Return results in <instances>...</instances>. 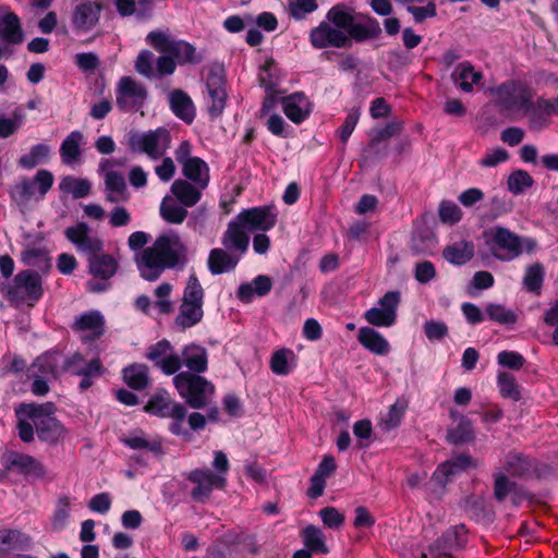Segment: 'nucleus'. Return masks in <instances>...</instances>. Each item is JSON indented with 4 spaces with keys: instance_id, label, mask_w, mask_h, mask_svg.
Wrapping results in <instances>:
<instances>
[{
    "instance_id": "f257e3e1",
    "label": "nucleus",
    "mask_w": 558,
    "mask_h": 558,
    "mask_svg": "<svg viewBox=\"0 0 558 558\" xmlns=\"http://www.w3.org/2000/svg\"><path fill=\"white\" fill-rule=\"evenodd\" d=\"M310 32L314 49L351 48L353 43H365L380 37L383 29L377 19L367 13L355 14L354 8L341 2L331 7Z\"/></svg>"
},
{
    "instance_id": "f03ea898",
    "label": "nucleus",
    "mask_w": 558,
    "mask_h": 558,
    "mask_svg": "<svg viewBox=\"0 0 558 558\" xmlns=\"http://www.w3.org/2000/svg\"><path fill=\"white\" fill-rule=\"evenodd\" d=\"M144 411L157 417L171 418L168 426L169 432L172 435L190 439L191 433L184 427L187 414L186 407L183 403L172 400L166 389H157L148 399Z\"/></svg>"
},
{
    "instance_id": "7ed1b4c3",
    "label": "nucleus",
    "mask_w": 558,
    "mask_h": 558,
    "mask_svg": "<svg viewBox=\"0 0 558 558\" xmlns=\"http://www.w3.org/2000/svg\"><path fill=\"white\" fill-rule=\"evenodd\" d=\"M173 385L181 398L192 409H204L215 393V386L211 381L190 372L178 373L173 377Z\"/></svg>"
},
{
    "instance_id": "20e7f679",
    "label": "nucleus",
    "mask_w": 558,
    "mask_h": 558,
    "mask_svg": "<svg viewBox=\"0 0 558 558\" xmlns=\"http://www.w3.org/2000/svg\"><path fill=\"white\" fill-rule=\"evenodd\" d=\"M2 291L12 303L26 302L28 305L34 306L44 296L43 278L34 269L21 270Z\"/></svg>"
},
{
    "instance_id": "39448f33",
    "label": "nucleus",
    "mask_w": 558,
    "mask_h": 558,
    "mask_svg": "<svg viewBox=\"0 0 558 558\" xmlns=\"http://www.w3.org/2000/svg\"><path fill=\"white\" fill-rule=\"evenodd\" d=\"M494 93L497 95V106L505 111H518L522 114L534 99L531 86L519 80H508L498 85Z\"/></svg>"
},
{
    "instance_id": "423d86ee",
    "label": "nucleus",
    "mask_w": 558,
    "mask_h": 558,
    "mask_svg": "<svg viewBox=\"0 0 558 558\" xmlns=\"http://www.w3.org/2000/svg\"><path fill=\"white\" fill-rule=\"evenodd\" d=\"M146 41L158 52L172 56L181 65L196 64L202 61V58L196 56V49L193 45L184 40L172 39L162 32H150Z\"/></svg>"
},
{
    "instance_id": "0eeeda50",
    "label": "nucleus",
    "mask_w": 558,
    "mask_h": 558,
    "mask_svg": "<svg viewBox=\"0 0 558 558\" xmlns=\"http://www.w3.org/2000/svg\"><path fill=\"white\" fill-rule=\"evenodd\" d=\"M148 97L146 86L131 76H122L116 88V104L123 112H137Z\"/></svg>"
},
{
    "instance_id": "6e6552de",
    "label": "nucleus",
    "mask_w": 558,
    "mask_h": 558,
    "mask_svg": "<svg viewBox=\"0 0 558 558\" xmlns=\"http://www.w3.org/2000/svg\"><path fill=\"white\" fill-rule=\"evenodd\" d=\"M490 253L500 260H511L522 254L520 236L508 228L496 226L486 240Z\"/></svg>"
},
{
    "instance_id": "1a4fd4ad",
    "label": "nucleus",
    "mask_w": 558,
    "mask_h": 558,
    "mask_svg": "<svg viewBox=\"0 0 558 558\" xmlns=\"http://www.w3.org/2000/svg\"><path fill=\"white\" fill-rule=\"evenodd\" d=\"M206 88L209 96L207 112L211 120H216L222 116L228 99L227 78L222 68L209 70L206 77Z\"/></svg>"
},
{
    "instance_id": "9d476101",
    "label": "nucleus",
    "mask_w": 558,
    "mask_h": 558,
    "mask_svg": "<svg viewBox=\"0 0 558 558\" xmlns=\"http://www.w3.org/2000/svg\"><path fill=\"white\" fill-rule=\"evenodd\" d=\"M401 302L399 291H388L379 300L380 307H371L364 313V319L375 327H391L397 322V311Z\"/></svg>"
},
{
    "instance_id": "9b49d317",
    "label": "nucleus",
    "mask_w": 558,
    "mask_h": 558,
    "mask_svg": "<svg viewBox=\"0 0 558 558\" xmlns=\"http://www.w3.org/2000/svg\"><path fill=\"white\" fill-rule=\"evenodd\" d=\"M161 142L166 144L170 142V133L165 128H158L143 134H131L129 145L133 151L138 150L148 155L151 159H158L165 154L167 148V145L163 148H159Z\"/></svg>"
},
{
    "instance_id": "f8f14e48",
    "label": "nucleus",
    "mask_w": 558,
    "mask_h": 558,
    "mask_svg": "<svg viewBox=\"0 0 558 558\" xmlns=\"http://www.w3.org/2000/svg\"><path fill=\"white\" fill-rule=\"evenodd\" d=\"M236 216L239 221H241L248 231L267 232L276 226L278 210L276 206L271 204L243 209Z\"/></svg>"
},
{
    "instance_id": "ddd939ff",
    "label": "nucleus",
    "mask_w": 558,
    "mask_h": 558,
    "mask_svg": "<svg viewBox=\"0 0 558 558\" xmlns=\"http://www.w3.org/2000/svg\"><path fill=\"white\" fill-rule=\"evenodd\" d=\"M468 543V531L464 524L447 529L430 546V553L437 558H452L453 553L461 550Z\"/></svg>"
},
{
    "instance_id": "4468645a",
    "label": "nucleus",
    "mask_w": 558,
    "mask_h": 558,
    "mask_svg": "<svg viewBox=\"0 0 558 558\" xmlns=\"http://www.w3.org/2000/svg\"><path fill=\"white\" fill-rule=\"evenodd\" d=\"M186 478L195 484L191 490V498L196 502H205L211 495L214 488H223L226 478L210 470L194 469Z\"/></svg>"
},
{
    "instance_id": "2eb2a0df",
    "label": "nucleus",
    "mask_w": 558,
    "mask_h": 558,
    "mask_svg": "<svg viewBox=\"0 0 558 558\" xmlns=\"http://www.w3.org/2000/svg\"><path fill=\"white\" fill-rule=\"evenodd\" d=\"M54 182L51 171L40 169L36 172L33 179L23 177L21 181L12 189V196L19 197L22 201H29L35 194L37 187L40 198H44L50 191Z\"/></svg>"
},
{
    "instance_id": "dca6fc26",
    "label": "nucleus",
    "mask_w": 558,
    "mask_h": 558,
    "mask_svg": "<svg viewBox=\"0 0 558 558\" xmlns=\"http://www.w3.org/2000/svg\"><path fill=\"white\" fill-rule=\"evenodd\" d=\"M89 232V226L84 221H80L74 226L68 227L64 235L78 251L85 253L88 257L99 254L104 248L102 240L97 236H90Z\"/></svg>"
},
{
    "instance_id": "f3484780",
    "label": "nucleus",
    "mask_w": 558,
    "mask_h": 558,
    "mask_svg": "<svg viewBox=\"0 0 558 558\" xmlns=\"http://www.w3.org/2000/svg\"><path fill=\"white\" fill-rule=\"evenodd\" d=\"M2 464L7 471H17L24 476H33L43 478L46 476V468L34 457L19 451H9L2 460Z\"/></svg>"
},
{
    "instance_id": "a211bd4d",
    "label": "nucleus",
    "mask_w": 558,
    "mask_h": 558,
    "mask_svg": "<svg viewBox=\"0 0 558 558\" xmlns=\"http://www.w3.org/2000/svg\"><path fill=\"white\" fill-rule=\"evenodd\" d=\"M282 111L295 124H301L311 114V102L303 92H295L280 98Z\"/></svg>"
},
{
    "instance_id": "6ab92c4d",
    "label": "nucleus",
    "mask_w": 558,
    "mask_h": 558,
    "mask_svg": "<svg viewBox=\"0 0 558 558\" xmlns=\"http://www.w3.org/2000/svg\"><path fill=\"white\" fill-rule=\"evenodd\" d=\"M102 11L101 2L85 1L74 8L72 23L75 29L88 32L96 26Z\"/></svg>"
},
{
    "instance_id": "aec40b11",
    "label": "nucleus",
    "mask_w": 558,
    "mask_h": 558,
    "mask_svg": "<svg viewBox=\"0 0 558 558\" xmlns=\"http://www.w3.org/2000/svg\"><path fill=\"white\" fill-rule=\"evenodd\" d=\"M246 227L239 221L238 216L228 223L227 230L221 238V244L228 251L245 253L250 245V236Z\"/></svg>"
},
{
    "instance_id": "412c9836",
    "label": "nucleus",
    "mask_w": 558,
    "mask_h": 558,
    "mask_svg": "<svg viewBox=\"0 0 558 558\" xmlns=\"http://www.w3.org/2000/svg\"><path fill=\"white\" fill-rule=\"evenodd\" d=\"M87 263L89 274L94 278L104 281H109L119 269L118 259L111 254L102 253V251L97 255L88 256Z\"/></svg>"
},
{
    "instance_id": "4be33fe9",
    "label": "nucleus",
    "mask_w": 558,
    "mask_h": 558,
    "mask_svg": "<svg viewBox=\"0 0 558 558\" xmlns=\"http://www.w3.org/2000/svg\"><path fill=\"white\" fill-rule=\"evenodd\" d=\"M32 546V537L17 529L0 530V555L25 551Z\"/></svg>"
},
{
    "instance_id": "5701e85b",
    "label": "nucleus",
    "mask_w": 558,
    "mask_h": 558,
    "mask_svg": "<svg viewBox=\"0 0 558 558\" xmlns=\"http://www.w3.org/2000/svg\"><path fill=\"white\" fill-rule=\"evenodd\" d=\"M73 331H90L89 339L97 340L105 333V317L99 311H88L75 318Z\"/></svg>"
},
{
    "instance_id": "b1692460",
    "label": "nucleus",
    "mask_w": 558,
    "mask_h": 558,
    "mask_svg": "<svg viewBox=\"0 0 558 558\" xmlns=\"http://www.w3.org/2000/svg\"><path fill=\"white\" fill-rule=\"evenodd\" d=\"M169 106L172 113L184 121L187 124H191L196 117V109L192 98L182 89H174L169 95Z\"/></svg>"
},
{
    "instance_id": "393cba45",
    "label": "nucleus",
    "mask_w": 558,
    "mask_h": 558,
    "mask_svg": "<svg viewBox=\"0 0 558 558\" xmlns=\"http://www.w3.org/2000/svg\"><path fill=\"white\" fill-rule=\"evenodd\" d=\"M182 362L192 374L201 375L208 368V352L196 343H190L182 349Z\"/></svg>"
},
{
    "instance_id": "a878e982",
    "label": "nucleus",
    "mask_w": 558,
    "mask_h": 558,
    "mask_svg": "<svg viewBox=\"0 0 558 558\" xmlns=\"http://www.w3.org/2000/svg\"><path fill=\"white\" fill-rule=\"evenodd\" d=\"M523 116L527 118L529 128L531 130H544L549 124V118L551 117L549 99L544 97H537L536 100L533 99Z\"/></svg>"
},
{
    "instance_id": "bb28decb",
    "label": "nucleus",
    "mask_w": 558,
    "mask_h": 558,
    "mask_svg": "<svg viewBox=\"0 0 558 558\" xmlns=\"http://www.w3.org/2000/svg\"><path fill=\"white\" fill-rule=\"evenodd\" d=\"M35 429L38 439L51 446L60 444L66 436V428L58 418L35 422Z\"/></svg>"
},
{
    "instance_id": "cd10ccee",
    "label": "nucleus",
    "mask_w": 558,
    "mask_h": 558,
    "mask_svg": "<svg viewBox=\"0 0 558 558\" xmlns=\"http://www.w3.org/2000/svg\"><path fill=\"white\" fill-rule=\"evenodd\" d=\"M202 190L195 183L183 179L174 180L170 187L175 201L184 207L195 206L202 198Z\"/></svg>"
},
{
    "instance_id": "c85d7f7f",
    "label": "nucleus",
    "mask_w": 558,
    "mask_h": 558,
    "mask_svg": "<svg viewBox=\"0 0 558 558\" xmlns=\"http://www.w3.org/2000/svg\"><path fill=\"white\" fill-rule=\"evenodd\" d=\"M62 354L58 350H48L36 357L28 372L57 379L61 373L60 359Z\"/></svg>"
},
{
    "instance_id": "c756f323",
    "label": "nucleus",
    "mask_w": 558,
    "mask_h": 558,
    "mask_svg": "<svg viewBox=\"0 0 558 558\" xmlns=\"http://www.w3.org/2000/svg\"><path fill=\"white\" fill-rule=\"evenodd\" d=\"M360 344L376 355H387L390 352L388 340L372 327H361L357 333Z\"/></svg>"
},
{
    "instance_id": "7c9ffc66",
    "label": "nucleus",
    "mask_w": 558,
    "mask_h": 558,
    "mask_svg": "<svg viewBox=\"0 0 558 558\" xmlns=\"http://www.w3.org/2000/svg\"><path fill=\"white\" fill-rule=\"evenodd\" d=\"M138 269L144 279L155 281L161 276L163 270L168 268L163 266V262L156 250L150 246L143 251L142 257L138 260Z\"/></svg>"
},
{
    "instance_id": "2f4dec72",
    "label": "nucleus",
    "mask_w": 558,
    "mask_h": 558,
    "mask_svg": "<svg viewBox=\"0 0 558 558\" xmlns=\"http://www.w3.org/2000/svg\"><path fill=\"white\" fill-rule=\"evenodd\" d=\"M0 38L10 45H19L24 40L20 17L12 11L0 15Z\"/></svg>"
},
{
    "instance_id": "473e14b6",
    "label": "nucleus",
    "mask_w": 558,
    "mask_h": 558,
    "mask_svg": "<svg viewBox=\"0 0 558 558\" xmlns=\"http://www.w3.org/2000/svg\"><path fill=\"white\" fill-rule=\"evenodd\" d=\"M474 256V244L470 241H459L447 245L442 250V257L450 264L462 266Z\"/></svg>"
},
{
    "instance_id": "72a5a7b5",
    "label": "nucleus",
    "mask_w": 558,
    "mask_h": 558,
    "mask_svg": "<svg viewBox=\"0 0 558 558\" xmlns=\"http://www.w3.org/2000/svg\"><path fill=\"white\" fill-rule=\"evenodd\" d=\"M239 263L238 257H233L223 248H213L207 259L208 270L213 275H221L235 269Z\"/></svg>"
},
{
    "instance_id": "f704fd0d",
    "label": "nucleus",
    "mask_w": 558,
    "mask_h": 558,
    "mask_svg": "<svg viewBox=\"0 0 558 558\" xmlns=\"http://www.w3.org/2000/svg\"><path fill=\"white\" fill-rule=\"evenodd\" d=\"M209 168L207 163L199 157H193L186 160L182 166L183 175L190 181L198 185L201 189H206L209 182Z\"/></svg>"
},
{
    "instance_id": "c9c22d12",
    "label": "nucleus",
    "mask_w": 558,
    "mask_h": 558,
    "mask_svg": "<svg viewBox=\"0 0 558 558\" xmlns=\"http://www.w3.org/2000/svg\"><path fill=\"white\" fill-rule=\"evenodd\" d=\"M157 254L168 269L175 268L184 259V256L173 246L172 240L168 235H160L153 244Z\"/></svg>"
},
{
    "instance_id": "e433bc0d",
    "label": "nucleus",
    "mask_w": 558,
    "mask_h": 558,
    "mask_svg": "<svg viewBox=\"0 0 558 558\" xmlns=\"http://www.w3.org/2000/svg\"><path fill=\"white\" fill-rule=\"evenodd\" d=\"M281 77V69L272 57L266 58L265 62L258 68L257 81L265 90L277 88Z\"/></svg>"
},
{
    "instance_id": "4c0bfd02",
    "label": "nucleus",
    "mask_w": 558,
    "mask_h": 558,
    "mask_svg": "<svg viewBox=\"0 0 558 558\" xmlns=\"http://www.w3.org/2000/svg\"><path fill=\"white\" fill-rule=\"evenodd\" d=\"M447 440L454 446L473 442L475 432L472 420L461 415L458 424L447 429Z\"/></svg>"
},
{
    "instance_id": "58836bf2",
    "label": "nucleus",
    "mask_w": 558,
    "mask_h": 558,
    "mask_svg": "<svg viewBox=\"0 0 558 558\" xmlns=\"http://www.w3.org/2000/svg\"><path fill=\"white\" fill-rule=\"evenodd\" d=\"M483 78L480 71H475L470 62H462L452 73V80L459 85L460 89L465 93H472L473 86L478 84Z\"/></svg>"
},
{
    "instance_id": "ea45409f",
    "label": "nucleus",
    "mask_w": 558,
    "mask_h": 558,
    "mask_svg": "<svg viewBox=\"0 0 558 558\" xmlns=\"http://www.w3.org/2000/svg\"><path fill=\"white\" fill-rule=\"evenodd\" d=\"M83 133L81 131H72L60 145V156L62 162L72 165L81 158V144L83 142Z\"/></svg>"
},
{
    "instance_id": "a19ab883",
    "label": "nucleus",
    "mask_w": 558,
    "mask_h": 558,
    "mask_svg": "<svg viewBox=\"0 0 558 558\" xmlns=\"http://www.w3.org/2000/svg\"><path fill=\"white\" fill-rule=\"evenodd\" d=\"M203 317L204 310L202 305L181 302L174 324L185 330L199 324Z\"/></svg>"
},
{
    "instance_id": "79ce46f5",
    "label": "nucleus",
    "mask_w": 558,
    "mask_h": 558,
    "mask_svg": "<svg viewBox=\"0 0 558 558\" xmlns=\"http://www.w3.org/2000/svg\"><path fill=\"white\" fill-rule=\"evenodd\" d=\"M123 380L134 390H144L149 384L148 367L134 363L123 368Z\"/></svg>"
},
{
    "instance_id": "37998d69",
    "label": "nucleus",
    "mask_w": 558,
    "mask_h": 558,
    "mask_svg": "<svg viewBox=\"0 0 558 558\" xmlns=\"http://www.w3.org/2000/svg\"><path fill=\"white\" fill-rule=\"evenodd\" d=\"M485 314L489 320L505 326L508 329H512L519 319V316L514 311L507 308L505 305L499 303H488L485 306Z\"/></svg>"
},
{
    "instance_id": "c03bdc74",
    "label": "nucleus",
    "mask_w": 558,
    "mask_h": 558,
    "mask_svg": "<svg viewBox=\"0 0 558 558\" xmlns=\"http://www.w3.org/2000/svg\"><path fill=\"white\" fill-rule=\"evenodd\" d=\"M186 208L181 204H175L173 199L166 196L160 203L159 214L166 222L181 225L189 216Z\"/></svg>"
},
{
    "instance_id": "a18cd8bd",
    "label": "nucleus",
    "mask_w": 558,
    "mask_h": 558,
    "mask_svg": "<svg viewBox=\"0 0 558 558\" xmlns=\"http://www.w3.org/2000/svg\"><path fill=\"white\" fill-rule=\"evenodd\" d=\"M59 189L61 192L71 194L73 198L77 199L89 195L92 184L87 179L65 175L60 180Z\"/></svg>"
},
{
    "instance_id": "49530a36",
    "label": "nucleus",
    "mask_w": 558,
    "mask_h": 558,
    "mask_svg": "<svg viewBox=\"0 0 558 558\" xmlns=\"http://www.w3.org/2000/svg\"><path fill=\"white\" fill-rule=\"evenodd\" d=\"M304 546L314 554L327 555L329 548L326 545L322 530L315 525H307L302 531Z\"/></svg>"
},
{
    "instance_id": "de8ad7c7",
    "label": "nucleus",
    "mask_w": 558,
    "mask_h": 558,
    "mask_svg": "<svg viewBox=\"0 0 558 558\" xmlns=\"http://www.w3.org/2000/svg\"><path fill=\"white\" fill-rule=\"evenodd\" d=\"M532 463L523 453L509 452L506 457L504 469L513 477L522 478L531 471Z\"/></svg>"
},
{
    "instance_id": "09e8293b",
    "label": "nucleus",
    "mask_w": 558,
    "mask_h": 558,
    "mask_svg": "<svg viewBox=\"0 0 558 558\" xmlns=\"http://www.w3.org/2000/svg\"><path fill=\"white\" fill-rule=\"evenodd\" d=\"M21 260L24 265L36 267L43 272L51 268L50 258L43 247H27L21 254Z\"/></svg>"
},
{
    "instance_id": "8fccbe9b",
    "label": "nucleus",
    "mask_w": 558,
    "mask_h": 558,
    "mask_svg": "<svg viewBox=\"0 0 558 558\" xmlns=\"http://www.w3.org/2000/svg\"><path fill=\"white\" fill-rule=\"evenodd\" d=\"M497 386L502 398L518 402L522 399L521 387L515 377L508 372H499L497 375Z\"/></svg>"
},
{
    "instance_id": "3c124183",
    "label": "nucleus",
    "mask_w": 558,
    "mask_h": 558,
    "mask_svg": "<svg viewBox=\"0 0 558 558\" xmlns=\"http://www.w3.org/2000/svg\"><path fill=\"white\" fill-rule=\"evenodd\" d=\"M545 278V269L541 263L530 265L525 269L523 284L525 289L535 294H541Z\"/></svg>"
},
{
    "instance_id": "603ef678",
    "label": "nucleus",
    "mask_w": 558,
    "mask_h": 558,
    "mask_svg": "<svg viewBox=\"0 0 558 558\" xmlns=\"http://www.w3.org/2000/svg\"><path fill=\"white\" fill-rule=\"evenodd\" d=\"M50 155V147L47 144H36L32 146L28 154L20 157L19 166L23 169L31 170L37 165L45 162Z\"/></svg>"
},
{
    "instance_id": "864d4df0",
    "label": "nucleus",
    "mask_w": 558,
    "mask_h": 558,
    "mask_svg": "<svg viewBox=\"0 0 558 558\" xmlns=\"http://www.w3.org/2000/svg\"><path fill=\"white\" fill-rule=\"evenodd\" d=\"M535 181L533 177L522 169L512 171L507 180L508 190L514 195H521L526 189L534 185Z\"/></svg>"
},
{
    "instance_id": "5fc2aeb1",
    "label": "nucleus",
    "mask_w": 558,
    "mask_h": 558,
    "mask_svg": "<svg viewBox=\"0 0 558 558\" xmlns=\"http://www.w3.org/2000/svg\"><path fill=\"white\" fill-rule=\"evenodd\" d=\"M295 357L291 349H280L272 353L270 359V369L274 374L279 376H287L292 372L289 365V360Z\"/></svg>"
},
{
    "instance_id": "6e6d98bb",
    "label": "nucleus",
    "mask_w": 558,
    "mask_h": 558,
    "mask_svg": "<svg viewBox=\"0 0 558 558\" xmlns=\"http://www.w3.org/2000/svg\"><path fill=\"white\" fill-rule=\"evenodd\" d=\"M205 290L203 289L195 272L187 278L186 286L183 290L181 302L204 305Z\"/></svg>"
},
{
    "instance_id": "4d7b16f0",
    "label": "nucleus",
    "mask_w": 558,
    "mask_h": 558,
    "mask_svg": "<svg viewBox=\"0 0 558 558\" xmlns=\"http://www.w3.org/2000/svg\"><path fill=\"white\" fill-rule=\"evenodd\" d=\"M122 441L125 446L133 450L147 449L155 456L163 454V447L160 438L148 440L143 436H130Z\"/></svg>"
},
{
    "instance_id": "13d9d810",
    "label": "nucleus",
    "mask_w": 558,
    "mask_h": 558,
    "mask_svg": "<svg viewBox=\"0 0 558 558\" xmlns=\"http://www.w3.org/2000/svg\"><path fill=\"white\" fill-rule=\"evenodd\" d=\"M407 404L397 400L393 404H391L388 409V412L385 416L381 417V428L384 430H391L400 426L403 416L405 414Z\"/></svg>"
},
{
    "instance_id": "bf43d9fd",
    "label": "nucleus",
    "mask_w": 558,
    "mask_h": 558,
    "mask_svg": "<svg viewBox=\"0 0 558 558\" xmlns=\"http://www.w3.org/2000/svg\"><path fill=\"white\" fill-rule=\"evenodd\" d=\"M172 289L173 286L171 283L162 282L154 291L155 296L158 299L155 302V307L161 315H169L174 311L173 302L169 300Z\"/></svg>"
},
{
    "instance_id": "052dcab7",
    "label": "nucleus",
    "mask_w": 558,
    "mask_h": 558,
    "mask_svg": "<svg viewBox=\"0 0 558 558\" xmlns=\"http://www.w3.org/2000/svg\"><path fill=\"white\" fill-rule=\"evenodd\" d=\"M70 499L66 496L59 498L56 509L53 511L51 525L54 531H63L70 518Z\"/></svg>"
},
{
    "instance_id": "680f3d73",
    "label": "nucleus",
    "mask_w": 558,
    "mask_h": 558,
    "mask_svg": "<svg viewBox=\"0 0 558 558\" xmlns=\"http://www.w3.org/2000/svg\"><path fill=\"white\" fill-rule=\"evenodd\" d=\"M403 123L400 121L388 122L384 128L377 129L375 134L368 142V147L375 149V147L385 140L396 136L401 133Z\"/></svg>"
},
{
    "instance_id": "e2e57ef3",
    "label": "nucleus",
    "mask_w": 558,
    "mask_h": 558,
    "mask_svg": "<svg viewBox=\"0 0 558 558\" xmlns=\"http://www.w3.org/2000/svg\"><path fill=\"white\" fill-rule=\"evenodd\" d=\"M26 415L35 422H39L46 418H56L52 414L57 408L53 402H46L43 404H24Z\"/></svg>"
},
{
    "instance_id": "0e129e2a",
    "label": "nucleus",
    "mask_w": 558,
    "mask_h": 558,
    "mask_svg": "<svg viewBox=\"0 0 558 558\" xmlns=\"http://www.w3.org/2000/svg\"><path fill=\"white\" fill-rule=\"evenodd\" d=\"M407 12L413 16L416 24H422L425 20L437 15L435 0H427L424 4L407 5Z\"/></svg>"
},
{
    "instance_id": "69168bd1",
    "label": "nucleus",
    "mask_w": 558,
    "mask_h": 558,
    "mask_svg": "<svg viewBox=\"0 0 558 558\" xmlns=\"http://www.w3.org/2000/svg\"><path fill=\"white\" fill-rule=\"evenodd\" d=\"M514 485L515 482L510 481L505 473H496L494 475V498L498 502H504L510 496Z\"/></svg>"
},
{
    "instance_id": "338daca9",
    "label": "nucleus",
    "mask_w": 558,
    "mask_h": 558,
    "mask_svg": "<svg viewBox=\"0 0 558 558\" xmlns=\"http://www.w3.org/2000/svg\"><path fill=\"white\" fill-rule=\"evenodd\" d=\"M317 9L316 0H294L289 4V15L296 21H302Z\"/></svg>"
},
{
    "instance_id": "774afa93",
    "label": "nucleus",
    "mask_w": 558,
    "mask_h": 558,
    "mask_svg": "<svg viewBox=\"0 0 558 558\" xmlns=\"http://www.w3.org/2000/svg\"><path fill=\"white\" fill-rule=\"evenodd\" d=\"M497 362L502 367L519 371L524 366L525 357L517 351L505 350L498 353Z\"/></svg>"
}]
</instances>
